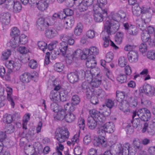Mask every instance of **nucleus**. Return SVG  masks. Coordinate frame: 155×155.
I'll return each mask as SVG.
<instances>
[{"label": "nucleus", "instance_id": "obj_44", "mask_svg": "<svg viewBox=\"0 0 155 155\" xmlns=\"http://www.w3.org/2000/svg\"><path fill=\"white\" fill-rule=\"evenodd\" d=\"M71 36H73V34L72 33H68L61 35L60 36V38L62 42L67 43Z\"/></svg>", "mask_w": 155, "mask_h": 155}, {"label": "nucleus", "instance_id": "obj_52", "mask_svg": "<svg viewBox=\"0 0 155 155\" xmlns=\"http://www.w3.org/2000/svg\"><path fill=\"white\" fill-rule=\"evenodd\" d=\"M101 81L97 78H93L92 79L91 83H90L91 87H97L101 83Z\"/></svg>", "mask_w": 155, "mask_h": 155}, {"label": "nucleus", "instance_id": "obj_22", "mask_svg": "<svg viewBox=\"0 0 155 155\" xmlns=\"http://www.w3.org/2000/svg\"><path fill=\"white\" fill-rule=\"evenodd\" d=\"M141 90L142 93H144L147 95L151 96L153 95V87L150 85L147 84L143 86Z\"/></svg>", "mask_w": 155, "mask_h": 155}, {"label": "nucleus", "instance_id": "obj_30", "mask_svg": "<svg viewBox=\"0 0 155 155\" xmlns=\"http://www.w3.org/2000/svg\"><path fill=\"white\" fill-rule=\"evenodd\" d=\"M36 5L38 10L41 11L45 10L48 6L43 0H40L38 2H36Z\"/></svg>", "mask_w": 155, "mask_h": 155}, {"label": "nucleus", "instance_id": "obj_20", "mask_svg": "<svg viewBox=\"0 0 155 155\" xmlns=\"http://www.w3.org/2000/svg\"><path fill=\"white\" fill-rule=\"evenodd\" d=\"M87 121V125L89 128L91 130L95 129L97 125H100L99 121L94 119L92 117H88Z\"/></svg>", "mask_w": 155, "mask_h": 155}, {"label": "nucleus", "instance_id": "obj_29", "mask_svg": "<svg viewBox=\"0 0 155 155\" xmlns=\"http://www.w3.org/2000/svg\"><path fill=\"white\" fill-rule=\"evenodd\" d=\"M6 90L7 92V99L10 102L12 107L14 108L15 104L11 95L12 92V89L11 87H7Z\"/></svg>", "mask_w": 155, "mask_h": 155}, {"label": "nucleus", "instance_id": "obj_41", "mask_svg": "<svg viewBox=\"0 0 155 155\" xmlns=\"http://www.w3.org/2000/svg\"><path fill=\"white\" fill-rule=\"evenodd\" d=\"M124 101L120 102L118 104V107L120 110L123 111L124 113L130 112V110L128 108V104H124Z\"/></svg>", "mask_w": 155, "mask_h": 155}, {"label": "nucleus", "instance_id": "obj_19", "mask_svg": "<svg viewBox=\"0 0 155 155\" xmlns=\"http://www.w3.org/2000/svg\"><path fill=\"white\" fill-rule=\"evenodd\" d=\"M35 75H31L28 72H25L22 74L20 77L21 81L24 83L29 82L30 80L34 78H35Z\"/></svg>", "mask_w": 155, "mask_h": 155}, {"label": "nucleus", "instance_id": "obj_42", "mask_svg": "<svg viewBox=\"0 0 155 155\" xmlns=\"http://www.w3.org/2000/svg\"><path fill=\"white\" fill-rule=\"evenodd\" d=\"M83 26L81 23H78L77 26L74 29V33L76 36L80 35L82 31Z\"/></svg>", "mask_w": 155, "mask_h": 155}, {"label": "nucleus", "instance_id": "obj_3", "mask_svg": "<svg viewBox=\"0 0 155 155\" xmlns=\"http://www.w3.org/2000/svg\"><path fill=\"white\" fill-rule=\"evenodd\" d=\"M137 115L142 120L147 121L150 119L151 113L150 111L145 108L139 109L137 111H134L132 117L134 118Z\"/></svg>", "mask_w": 155, "mask_h": 155}, {"label": "nucleus", "instance_id": "obj_5", "mask_svg": "<svg viewBox=\"0 0 155 155\" xmlns=\"http://www.w3.org/2000/svg\"><path fill=\"white\" fill-rule=\"evenodd\" d=\"M89 113L91 116L90 117L98 120L100 125H102L105 123V117L99 111L95 109H92L89 111Z\"/></svg>", "mask_w": 155, "mask_h": 155}, {"label": "nucleus", "instance_id": "obj_56", "mask_svg": "<svg viewBox=\"0 0 155 155\" xmlns=\"http://www.w3.org/2000/svg\"><path fill=\"white\" fill-rule=\"evenodd\" d=\"M61 13L62 15L65 16H71L73 14V11L69 8H67L64 10L63 11H61Z\"/></svg>", "mask_w": 155, "mask_h": 155}, {"label": "nucleus", "instance_id": "obj_49", "mask_svg": "<svg viewBox=\"0 0 155 155\" xmlns=\"http://www.w3.org/2000/svg\"><path fill=\"white\" fill-rule=\"evenodd\" d=\"M117 79L118 82L122 84L126 82L127 76L124 74L120 73L118 75Z\"/></svg>", "mask_w": 155, "mask_h": 155}, {"label": "nucleus", "instance_id": "obj_17", "mask_svg": "<svg viewBox=\"0 0 155 155\" xmlns=\"http://www.w3.org/2000/svg\"><path fill=\"white\" fill-rule=\"evenodd\" d=\"M94 56H87L86 58V66L88 68L94 69L97 64V62L94 59Z\"/></svg>", "mask_w": 155, "mask_h": 155}, {"label": "nucleus", "instance_id": "obj_61", "mask_svg": "<svg viewBox=\"0 0 155 155\" xmlns=\"http://www.w3.org/2000/svg\"><path fill=\"white\" fill-rule=\"evenodd\" d=\"M118 64L121 67H124L127 64V60L125 57H121L118 60Z\"/></svg>", "mask_w": 155, "mask_h": 155}, {"label": "nucleus", "instance_id": "obj_37", "mask_svg": "<svg viewBox=\"0 0 155 155\" xmlns=\"http://www.w3.org/2000/svg\"><path fill=\"white\" fill-rule=\"evenodd\" d=\"M125 96V93L123 91H117L116 92V100L119 102H123Z\"/></svg>", "mask_w": 155, "mask_h": 155}, {"label": "nucleus", "instance_id": "obj_40", "mask_svg": "<svg viewBox=\"0 0 155 155\" xmlns=\"http://www.w3.org/2000/svg\"><path fill=\"white\" fill-rule=\"evenodd\" d=\"M100 125V127H98V130L97 131V134L98 135V137H101L102 138L103 137H105V136L106 135V131L105 130V129L103 125Z\"/></svg>", "mask_w": 155, "mask_h": 155}, {"label": "nucleus", "instance_id": "obj_12", "mask_svg": "<svg viewBox=\"0 0 155 155\" xmlns=\"http://www.w3.org/2000/svg\"><path fill=\"white\" fill-rule=\"evenodd\" d=\"M127 56L129 61L131 63H135L138 61V54L136 51H130L128 53Z\"/></svg>", "mask_w": 155, "mask_h": 155}, {"label": "nucleus", "instance_id": "obj_2", "mask_svg": "<svg viewBox=\"0 0 155 155\" xmlns=\"http://www.w3.org/2000/svg\"><path fill=\"white\" fill-rule=\"evenodd\" d=\"M119 21H107L104 24V29L108 35L114 34L119 29L120 24Z\"/></svg>", "mask_w": 155, "mask_h": 155}, {"label": "nucleus", "instance_id": "obj_63", "mask_svg": "<svg viewBox=\"0 0 155 155\" xmlns=\"http://www.w3.org/2000/svg\"><path fill=\"white\" fill-rule=\"evenodd\" d=\"M150 35L147 31H143L141 35V38L143 42H146L147 40H149V38L150 37Z\"/></svg>", "mask_w": 155, "mask_h": 155}, {"label": "nucleus", "instance_id": "obj_36", "mask_svg": "<svg viewBox=\"0 0 155 155\" xmlns=\"http://www.w3.org/2000/svg\"><path fill=\"white\" fill-rule=\"evenodd\" d=\"M57 114L56 117L57 119L59 120H61L65 119L66 116V113L64 110L60 108L59 110L57 112Z\"/></svg>", "mask_w": 155, "mask_h": 155}, {"label": "nucleus", "instance_id": "obj_31", "mask_svg": "<svg viewBox=\"0 0 155 155\" xmlns=\"http://www.w3.org/2000/svg\"><path fill=\"white\" fill-rule=\"evenodd\" d=\"M71 94L67 90H63L61 91L60 100L62 101H66L70 96Z\"/></svg>", "mask_w": 155, "mask_h": 155}, {"label": "nucleus", "instance_id": "obj_32", "mask_svg": "<svg viewBox=\"0 0 155 155\" xmlns=\"http://www.w3.org/2000/svg\"><path fill=\"white\" fill-rule=\"evenodd\" d=\"M120 147H111L110 150H107L105 152L104 155H117L120 152Z\"/></svg>", "mask_w": 155, "mask_h": 155}, {"label": "nucleus", "instance_id": "obj_33", "mask_svg": "<svg viewBox=\"0 0 155 155\" xmlns=\"http://www.w3.org/2000/svg\"><path fill=\"white\" fill-rule=\"evenodd\" d=\"M68 48V44L67 43L62 42L60 43V45L59 49L61 53L64 56L67 53Z\"/></svg>", "mask_w": 155, "mask_h": 155}, {"label": "nucleus", "instance_id": "obj_60", "mask_svg": "<svg viewBox=\"0 0 155 155\" xmlns=\"http://www.w3.org/2000/svg\"><path fill=\"white\" fill-rule=\"evenodd\" d=\"M147 48L146 44L144 43H141L139 46V51L142 54H143L147 51Z\"/></svg>", "mask_w": 155, "mask_h": 155}, {"label": "nucleus", "instance_id": "obj_48", "mask_svg": "<svg viewBox=\"0 0 155 155\" xmlns=\"http://www.w3.org/2000/svg\"><path fill=\"white\" fill-rule=\"evenodd\" d=\"M11 54V51L10 50L7 49L3 51L2 54L1 56L2 59L3 61H5L7 60Z\"/></svg>", "mask_w": 155, "mask_h": 155}, {"label": "nucleus", "instance_id": "obj_57", "mask_svg": "<svg viewBox=\"0 0 155 155\" xmlns=\"http://www.w3.org/2000/svg\"><path fill=\"white\" fill-rule=\"evenodd\" d=\"M94 89L91 87L86 90L84 92L86 93L87 98H91V97L94 95Z\"/></svg>", "mask_w": 155, "mask_h": 155}, {"label": "nucleus", "instance_id": "obj_59", "mask_svg": "<svg viewBox=\"0 0 155 155\" xmlns=\"http://www.w3.org/2000/svg\"><path fill=\"white\" fill-rule=\"evenodd\" d=\"M148 126V123H145L141 131L142 133H144L147 130V132L150 134L151 135L153 133V130H149L150 129V128Z\"/></svg>", "mask_w": 155, "mask_h": 155}, {"label": "nucleus", "instance_id": "obj_15", "mask_svg": "<svg viewBox=\"0 0 155 155\" xmlns=\"http://www.w3.org/2000/svg\"><path fill=\"white\" fill-rule=\"evenodd\" d=\"M94 0H84L79 5L78 9L80 11L84 12L88 8L89 6H90L93 3Z\"/></svg>", "mask_w": 155, "mask_h": 155}, {"label": "nucleus", "instance_id": "obj_35", "mask_svg": "<svg viewBox=\"0 0 155 155\" xmlns=\"http://www.w3.org/2000/svg\"><path fill=\"white\" fill-rule=\"evenodd\" d=\"M105 104H102V106L103 108H104L105 106L108 107L109 109V112H108L107 114H106V115L107 116L110 115V109L112 108L114 105V102L110 99H108L106 100L105 101Z\"/></svg>", "mask_w": 155, "mask_h": 155}, {"label": "nucleus", "instance_id": "obj_16", "mask_svg": "<svg viewBox=\"0 0 155 155\" xmlns=\"http://www.w3.org/2000/svg\"><path fill=\"white\" fill-rule=\"evenodd\" d=\"M94 145L97 147L101 145L103 147H105L107 145V139L105 137H98V138H95L93 141Z\"/></svg>", "mask_w": 155, "mask_h": 155}, {"label": "nucleus", "instance_id": "obj_64", "mask_svg": "<svg viewBox=\"0 0 155 155\" xmlns=\"http://www.w3.org/2000/svg\"><path fill=\"white\" fill-rule=\"evenodd\" d=\"M82 152V149L80 146H77L74 148V152L75 155H81Z\"/></svg>", "mask_w": 155, "mask_h": 155}, {"label": "nucleus", "instance_id": "obj_1", "mask_svg": "<svg viewBox=\"0 0 155 155\" xmlns=\"http://www.w3.org/2000/svg\"><path fill=\"white\" fill-rule=\"evenodd\" d=\"M70 133L68 129L61 128L56 129L55 132L54 138L60 143L64 142L69 138Z\"/></svg>", "mask_w": 155, "mask_h": 155}, {"label": "nucleus", "instance_id": "obj_45", "mask_svg": "<svg viewBox=\"0 0 155 155\" xmlns=\"http://www.w3.org/2000/svg\"><path fill=\"white\" fill-rule=\"evenodd\" d=\"M79 137L78 134L74 135L71 141H68L67 142V144L70 146L71 145L73 146L75 143H78L79 142Z\"/></svg>", "mask_w": 155, "mask_h": 155}, {"label": "nucleus", "instance_id": "obj_38", "mask_svg": "<svg viewBox=\"0 0 155 155\" xmlns=\"http://www.w3.org/2000/svg\"><path fill=\"white\" fill-rule=\"evenodd\" d=\"M12 3H14L13 6V11L16 13L19 12L21 9V5L19 2H14L13 0H11Z\"/></svg>", "mask_w": 155, "mask_h": 155}, {"label": "nucleus", "instance_id": "obj_53", "mask_svg": "<svg viewBox=\"0 0 155 155\" xmlns=\"http://www.w3.org/2000/svg\"><path fill=\"white\" fill-rule=\"evenodd\" d=\"M5 132L10 134L13 132L15 130V126L12 124H7L5 126Z\"/></svg>", "mask_w": 155, "mask_h": 155}, {"label": "nucleus", "instance_id": "obj_13", "mask_svg": "<svg viewBox=\"0 0 155 155\" xmlns=\"http://www.w3.org/2000/svg\"><path fill=\"white\" fill-rule=\"evenodd\" d=\"M71 55L74 58H81L84 60H85L87 57V54L85 53V49L83 51L81 49H78Z\"/></svg>", "mask_w": 155, "mask_h": 155}, {"label": "nucleus", "instance_id": "obj_54", "mask_svg": "<svg viewBox=\"0 0 155 155\" xmlns=\"http://www.w3.org/2000/svg\"><path fill=\"white\" fill-rule=\"evenodd\" d=\"M63 64L61 63H57L54 65V69L58 72L62 71L64 68Z\"/></svg>", "mask_w": 155, "mask_h": 155}, {"label": "nucleus", "instance_id": "obj_46", "mask_svg": "<svg viewBox=\"0 0 155 155\" xmlns=\"http://www.w3.org/2000/svg\"><path fill=\"white\" fill-rule=\"evenodd\" d=\"M132 146L140 150L142 148L140 141L138 138H135L134 139Z\"/></svg>", "mask_w": 155, "mask_h": 155}, {"label": "nucleus", "instance_id": "obj_39", "mask_svg": "<svg viewBox=\"0 0 155 155\" xmlns=\"http://www.w3.org/2000/svg\"><path fill=\"white\" fill-rule=\"evenodd\" d=\"M3 121L4 123L10 124L12 122L13 119L11 114H6L3 117Z\"/></svg>", "mask_w": 155, "mask_h": 155}, {"label": "nucleus", "instance_id": "obj_62", "mask_svg": "<svg viewBox=\"0 0 155 155\" xmlns=\"http://www.w3.org/2000/svg\"><path fill=\"white\" fill-rule=\"evenodd\" d=\"M78 125L80 128V130H84L85 127L84 120L82 118H80L78 120Z\"/></svg>", "mask_w": 155, "mask_h": 155}, {"label": "nucleus", "instance_id": "obj_34", "mask_svg": "<svg viewBox=\"0 0 155 155\" xmlns=\"http://www.w3.org/2000/svg\"><path fill=\"white\" fill-rule=\"evenodd\" d=\"M64 26L66 25L68 27V28H71L74 23V18L73 17L69 16L66 18L64 21Z\"/></svg>", "mask_w": 155, "mask_h": 155}, {"label": "nucleus", "instance_id": "obj_28", "mask_svg": "<svg viewBox=\"0 0 155 155\" xmlns=\"http://www.w3.org/2000/svg\"><path fill=\"white\" fill-rule=\"evenodd\" d=\"M96 70V69L94 68L92 70H87L85 72L84 71V77L86 79L89 78L91 79L92 77V75L97 76L99 74V72H92V71H95Z\"/></svg>", "mask_w": 155, "mask_h": 155}, {"label": "nucleus", "instance_id": "obj_9", "mask_svg": "<svg viewBox=\"0 0 155 155\" xmlns=\"http://www.w3.org/2000/svg\"><path fill=\"white\" fill-rule=\"evenodd\" d=\"M123 26L125 30L130 35L133 36L137 35L138 30L135 26L126 23L123 24Z\"/></svg>", "mask_w": 155, "mask_h": 155}, {"label": "nucleus", "instance_id": "obj_47", "mask_svg": "<svg viewBox=\"0 0 155 155\" xmlns=\"http://www.w3.org/2000/svg\"><path fill=\"white\" fill-rule=\"evenodd\" d=\"M124 33L122 32H118L116 34L115 37V41L119 44L122 41L124 37Z\"/></svg>", "mask_w": 155, "mask_h": 155}, {"label": "nucleus", "instance_id": "obj_21", "mask_svg": "<svg viewBox=\"0 0 155 155\" xmlns=\"http://www.w3.org/2000/svg\"><path fill=\"white\" fill-rule=\"evenodd\" d=\"M120 147V152L119 153H120L122 154V155H128L129 154V151L130 147V144L129 143H125L122 147L120 145H119L115 147Z\"/></svg>", "mask_w": 155, "mask_h": 155}, {"label": "nucleus", "instance_id": "obj_50", "mask_svg": "<svg viewBox=\"0 0 155 155\" xmlns=\"http://www.w3.org/2000/svg\"><path fill=\"white\" fill-rule=\"evenodd\" d=\"M71 101V103H72L73 104L77 105L79 104L80 99L78 95H74L72 97Z\"/></svg>", "mask_w": 155, "mask_h": 155}, {"label": "nucleus", "instance_id": "obj_55", "mask_svg": "<svg viewBox=\"0 0 155 155\" xmlns=\"http://www.w3.org/2000/svg\"><path fill=\"white\" fill-rule=\"evenodd\" d=\"M39 48L45 52V50L47 48V44L44 41H39L38 43Z\"/></svg>", "mask_w": 155, "mask_h": 155}, {"label": "nucleus", "instance_id": "obj_4", "mask_svg": "<svg viewBox=\"0 0 155 155\" xmlns=\"http://www.w3.org/2000/svg\"><path fill=\"white\" fill-rule=\"evenodd\" d=\"M51 24L50 18L41 17L38 19L36 26L38 30L43 31Z\"/></svg>", "mask_w": 155, "mask_h": 155}, {"label": "nucleus", "instance_id": "obj_14", "mask_svg": "<svg viewBox=\"0 0 155 155\" xmlns=\"http://www.w3.org/2000/svg\"><path fill=\"white\" fill-rule=\"evenodd\" d=\"M11 15L8 12H3L0 14V22L3 25H8L10 21Z\"/></svg>", "mask_w": 155, "mask_h": 155}, {"label": "nucleus", "instance_id": "obj_23", "mask_svg": "<svg viewBox=\"0 0 155 155\" xmlns=\"http://www.w3.org/2000/svg\"><path fill=\"white\" fill-rule=\"evenodd\" d=\"M105 129L106 132L110 133H113L115 130V127L113 123L112 122H107L103 124Z\"/></svg>", "mask_w": 155, "mask_h": 155}, {"label": "nucleus", "instance_id": "obj_58", "mask_svg": "<svg viewBox=\"0 0 155 155\" xmlns=\"http://www.w3.org/2000/svg\"><path fill=\"white\" fill-rule=\"evenodd\" d=\"M19 30L17 27H14L12 28L10 33L11 35L14 37H16L20 34Z\"/></svg>", "mask_w": 155, "mask_h": 155}, {"label": "nucleus", "instance_id": "obj_26", "mask_svg": "<svg viewBox=\"0 0 155 155\" xmlns=\"http://www.w3.org/2000/svg\"><path fill=\"white\" fill-rule=\"evenodd\" d=\"M99 51L98 48L95 47H92L90 49H85V53L87 56H92L98 54Z\"/></svg>", "mask_w": 155, "mask_h": 155}, {"label": "nucleus", "instance_id": "obj_25", "mask_svg": "<svg viewBox=\"0 0 155 155\" xmlns=\"http://www.w3.org/2000/svg\"><path fill=\"white\" fill-rule=\"evenodd\" d=\"M61 91H51L49 95L51 99L54 102H57L60 99Z\"/></svg>", "mask_w": 155, "mask_h": 155}, {"label": "nucleus", "instance_id": "obj_43", "mask_svg": "<svg viewBox=\"0 0 155 155\" xmlns=\"http://www.w3.org/2000/svg\"><path fill=\"white\" fill-rule=\"evenodd\" d=\"M76 105H74L71 103H67L64 106L65 110H68L69 112H73L76 109L75 106Z\"/></svg>", "mask_w": 155, "mask_h": 155}, {"label": "nucleus", "instance_id": "obj_7", "mask_svg": "<svg viewBox=\"0 0 155 155\" xmlns=\"http://www.w3.org/2000/svg\"><path fill=\"white\" fill-rule=\"evenodd\" d=\"M149 11H150L149 10H147L145 8H143V9H141L137 4L133 5L132 7V13L136 16H138L142 13H145L146 16H147L149 15Z\"/></svg>", "mask_w": 155, "mask_h": 155}, {"label": "nucleus", "instance_id": "obj_11", "mask_svg": "<svg viewBox=\"0 0 155 155\" xmlns=\"http://www.w3.org/2000/svg\"><path fill=\"white\" fill-rule=\"evenodd\" d=\"M151 15L150 16L147 17H146V19H143L142 18L137 19L136 21V24L138 28L143 31H144L147 28V25L145 21L148 20L147 21H149L150 20Z\"/></svg>", "mask_w": 155, "mask_h": 155}, {"label": "nucleus", "instance_id": "obj_10", "mask_svg": "<svg viewBox=\"0 0 155 155\" xmlns=\"http://www.w3.org/2000/svg\"><path fill=\"white\" fill-rule=\"evenodd\" d=\"M107 3V0H97V3L94 5L93 9L96 10L98 9L101 11H104V14L106 15V11L107 9L105 7V6Z\"/></svg>", "mask_w": 155, "mask_h": 155}, {"label": "nucleus", "instance_id": "obj_18", "mask_svg": "<svg viewBox=\"0 0 155 155\" xmlns=\"http://www.w3.org/2000/svg\"><path fill=\"white\" fill-rule=\"evenodd\" d=\"M6 66L8 68L13 69L14 71H16L20 69L21 64L18 61H14L12 60H10Z\"/></svg>", "mask_w": 155, "mask_h": 155}, {"label": "nucleus", "instance_id": "obj_6", "mask_svg": "<svg viewBox=\"0 0 155 155\" xmlns=\"http://www.w3.org/2000/svg\"><path fill=\"white\" fill-rule=\"evenodd\" d=\"M111 18L114 21L123 22L127 19L126 15L123 10H120L117 12L112 14Z\"/></svg>", "mask_w": 155, "mask_h": 155}, {"label": "nucleus", "instance_id": "obj_8", "mask_svg": "<svg viewBox=\"0 0 155 155\" xmlns=\"http://www.w3.org/2000/svg\"><path fill=\"white\" fill-rule=\"evenodd\" d=\"M94 12V19L96 22H102L104 19V17H105L107 15V11H106V15L104 14V11H101L97 9L96 10L93 9Z\"/></svg>", "mask_w": 155, "mask_h": 155}, {"label": "nucleus", "instance_id": "obj_24", "mask_svg": "<svg viewBox=\"0 0 155 155\" xmlns=\"http://www.w3.org/2000/svg\"><path fill=\"white\" fill-rule=\"evenodd\" d=\"M77 74L75 72L68 73L67 78L70 83H74L78 81L79 78Z\"/></svg>", "mask_w": 155, "mask_h": 155}, {"label": "nucleus", "instance_id": "obj_27", "mask_svg": "<svg viewBox=\"0 0 155 155\" xmlns=\"http://www.w3.org/2000/svg\"><path fill=\"white\" fill-rule=\"evenodd\" d=\"M45 34L47 37L52 38L58 35V32L55 28H51L46 31Z\"/></svg>", "mask_w": 155, "mask_h": 155}, {"label": "nucleus", "instance_id": "obj_51", "mask_svg": "<svg viewBox=\"0 0 155 155\" xmlns=\"http://www.w3.org/2000/svg\"><path fill=\"white\" fill-rule=\"evenodd\" d=\"M75 118L74 115L72 113H69L66 115L65 118L66 122L68 123H71L74 121Z\"/></svg>", "mask_w": 155, "mask_h": 155}]
</instances>
